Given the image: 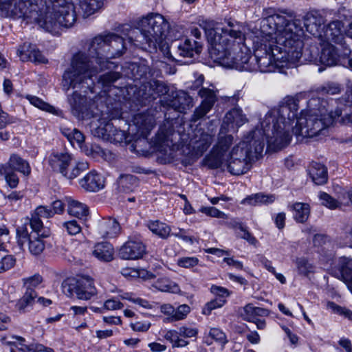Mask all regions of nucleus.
Wrapping results in <instances>:
<instances>
[{
  "label": "nucleus",
  "mask_w": 352,
  "mask_h": 352,
  "mask_svg": "<svg viewBox=\"0 0 352 352\" xmlns=\"http://www.w3.org/2000/svg\"><path fill=\"white\" fill-rule=\"evenodd\" d=\"M298 100L286 97L282 103L270 110L259 124L244 139L231 148L233 137L219 135L210 154L205 158V164L210 168L227 170L234 175L246 173L252 162L263 153L265 142L274 150L287 146L292 134L298 138H313L322 133L331 125L342 112L329 109L327 101L311 98L305 109L299 116Z\"/></svg>",
  "instance_id": "nucleus-1"
},
{
  "label": "nucleus",
  "mask_w": 352,
  "mask_h": 352,
  "mask_svg": "<svg viewBox=\"0 0 352 352\" xmlns=\"http://www.w3.org/2000/svg\"><path fill=\"white\" fill-rule=\"evenodd\" d=\"M204 30L211 59L226 68L274 72L294 65L302 54V30L278 14L261 20L260 29L253 38V58L239 27L229 23L222 28L208 23Z\"/></svg>",
  "instance_id": "nucleus-2"
},
{
  "label": "nucleus",
  "mask_w": 352,
  "mask_h": 352,
  "mask_svg": "<svg viewBox=\"0 0 352 352\" xmlns=\"http://www.w3.org/2000/svg\"><path fill=\"white\" fill-rule=\"evenodd\" d=\"M108 34H99L90 42L87 52H79L72 58L69 67L63 75L62 86L65 91L71 88L82 89L102 69L107 59Z\"/></svg>",
  "instance_id": "nucleus-3"
},
{
  "label": "nucleus",
  "mask_w": 352,
  "mask_h": 352,
  "mask_svg": "<svg viewBox=\"0 0 352 352\" xmlns=\"http://www.w3.org/2000/svg\"><path fill=\"white\" fill-rule=\"evenodd\" d=\"M138 25V29L131 30L129 40L135 45L145 50L162 47L166 41H173L179 36L170 30L168 21L158 13L147 14L142 18Z\"/></svg>",
  "instance_id": "nucleus-4"
},
{
  "label": "nucleus",
  "mask_w": 352,
  "mask_h": 352,
  "mask_svg": "<svg viewBox=\"0 0 352 352\" xmlns=\"http://www.w3.org/2000/svg\"><path fill=\"white\" fill-rule=\"evenodd\" d=\"M74 6L66 0H47L45 8L36 19L41 28L52 34H58L63 27L69 28L76 21Z\"/></svg>",
  "instance_id": "nucleus-5"
},
{
  "label": "nucleus",
  "mask_w": 352,
  "mask_h": 352,
  "mask_svg": "<svg viewBox=\"0 0 352 352\" xmlns=\"http://www.w3.org/2000/svg\"><path fill=\"white\" fill-rule=\"evenodd\" d=\"M351 23L352 22L347 30L344 29L343 23L340 21H333L327 26H322L320 19L311 15L305 19L304 25L306 30L318 38L320 42L334 43L343 46L345 44V35L352 39V36L348 35Z\"/></svg>",
  "instance_id": "nucleus-6"
},
{
  "label": "nucleus",
  "mask_w": 352,
  "mask_h": 352,
  "mask_svg": "<svg viewBox=\"0 0 352 352\" xmlns=\"http://www.w3.org/2000/svg\"><path fill=\"white\" fill-rule=\"evenodd\" d=\"M63 289L67 296L83 300H90L98 294L94 280L89 276L68 279L63 284Z\"/></svg>",
  "instance_id": "nucleus-7"
},
{
  "label": "nucleus",
  "mask_w": 352,
  "mask_h": 352,
  "mask_svg": "<svg viewBox=\"0 0 352 352\" xmlns=\"http://www.w3.org/2000/svg\"><path fill=\"white\" fill-rule=\"evenodd\" d=\"M0 342L3 345L9 347L10 352H53L52 349L41 344H28L25 339L19 336H3Z\"/></svg>",
  "instance_id": "nucleus-8"
},
{
  "label": "nucleus",
  "mask_w": 352,
  "mask_h": 352,
  "mask_svg": "<svg viewBox=\"0 0 352 352\" xmlns=\"http://www.w3.org/2000/svg\"><path fill=\"white\" fill-rule=\"evenodd\" d=\"M321 54L320 56V60L322 64L327 66H334L338 64L345 65V57L351 54V50L344 48V52L342 56L338 54L336 47L331 43H322Z\"/></svg>",
  "instance_id": "nucleus-9"
},
{
  "label": "nucleus",
  "mask_w": 352,
  "mask_h": 352,
  "mask_svg": "<svg viewBox=\"0 0 352 352\" xmlns=\"http://www.w3.org/2000/svg\"><path fill=\"white\" fill-rule=\"evenodd\" d=\"M96 134L101 138L114 143H121L127 141V134L124 131L116 129L110 122L100 125L96 129Z\"/></svg>",
  "instance_id": "nucleus-10"
},
{
  "label": "nucleus",
  "mask_w": 352,
  "mask_h": 352,
  "mask_svg": "<svg viewBox=\"0 0 352 352\" xmlns=\"http://www.w3.org/2000/svg\"><path fill=\"white\" fill-rule=\"evenodd\" d=\"M146 248L140 240H128L120 249L119 256L125 260H135L141 258Z\"/></svg>",
  "instance_id": "nucleus-11"
},
{
  "label": "nucleus",
  "mask_w": 352,
  "mask_h": 352,
  "mask_svg": "<svg viewBox=\"0 0 352 352\" xmlns=\"http://www.w3.org/2000/svg\"><path fill=\"white\" fill-rule=\"evenodd\" d=\"M199 96L203 99L201 104L194 112V120L199 119L206 116L212 109L216 101V95L213 90L201 88L199 91Z\"/></svg>",
  "instance_id": "nucleus-12"
},
{
  "label": "nucleus",
  "mask_w": 352,
  "mask_h": 352,
  "mask_svg": "<svg viewBox=\"0 0 352 352\" xmlns=\"http://www.w3.org/2000/svg\"><path fill=\"white\" fill-rule=\"evenodd\" d=\"M79 184L86 191L98 192L104 188L105 179L102 175L92 170L79 180Z\"/></svg>",
  "instance_id": "nucleus-13"
},
{
  "label": "nucleus",
  "mask_w": 352,
  "mask_h": 352,
  "mask_svg": "<svg viewBox=\"0 0 352 352\" xmlns=\"http://www.w3.org/2000/svg\"><path fill=\"white\" fill-rule=\"evenodd\" d=\"M133 122L137 133L142 137H146L155 124V117L148 112L136 114Z\"/></svg>",
  "instance_id": "nucleus-14"
},
{
  "label": "nucleus",
  "mask_w": 352,
  "mask_h": 352,
  "mask_svg": "<svg viewBox=\"0 0 352 352\" xmlns=\"http://www.w3.org/2000/svg\"><path fill=\"white\" fill-rule=\"evenodd\" d=\"M17 55L22 61H32L36 63H46L47 60L35 46L25 43L17 50Z\"/></svg>",
  "instance_id": "nucleus-15"
},
{
  "label": "nucleus",
  "mask_w": 352,
  "mask_h": 352,
  "mask_svg": "<svg viewBox=\"0 0 352 352\" xmlns=\"http://www.w3.org/2000/svg\"><path fill=\"white\" fill-rule=\"evenodd\" d=\"M247 121L245 116L239 107H235L228 112L224 118L222 128L227 126L228 131H234Z\"/></svg>",
  "instance_id": "nucleus-16"
},
{
  "label": "nucleus",
  "mask_w": 352,
  "mask_h": 352,
  "mask_svg": "<svg viewBox=\"0 0 352 352\" xmlns=\"http://www.w3.org/2000/svg\"><path fill=\"white\" fill-rule=\"evenodd\" d=\"M49 164L52 168L61 175L67 167L71 165L73 162V157L67 152H54L49 157Z\"/></svg>",
  "instance_id": "nucleus-17"
},
{
  "label": "nucleus",
  "mask_w": 352,
  "mask_h": 352,
  "mask_svg": "<svg viewBox=\"0 0 352 352\" xmlns=\"http://www.w3.org/2000/svg\"><path fill=\"white\" fill-rule=\"evenodd\" d=\"M107 44V58L120 56L126 49L123 38L113 33H108Z\"/></svg>",
  "instance_id": "nucleus-18"
},
{
  "label": "nucleus",
  "mask_w": 352,
  "mask_h": 352,
  "mask_svg": "<svg viewBox=\"0 0 352 352\" xmlns=\"http://www.w3.org/2000/svg\"><path fill=\"white\" fill-rule=\"evenodd\" d=\"M98 230L102 237L113 238L119 234L120 226L115 219L109 218L100 221Z\"/></svg>",
  "instance_id": "nucleus-19"
},
{
  "label": "nucleus",
  "mask_w": 352,
  "mask_h": 352,
  "mask_svg": "<svg viewBox=\"0 0 352 352\" xmlns=\"http://www.w3.org/2000/svg\"><path fill=\"white\" fill-rule=\"evenodd\" d=\"M173 135L172 130H165L160 128L155 138V144L160 152L167 154L171 151L173 145V140L170 136Z\"/></svg>",
  "instance_id": "nucleus-20"
},
{
  "label": "nucleus",
  "mask_w": 352,
  "mask_h": 352,
  "mask_svg": "<svg viewBox=\"0 0 352 352\" xmlns=\"http://www.w3.org/2000/svg\"><path fill=\"white\" fill-rule=\"evenodd\" d=\"M113 248L112 245L107 242L97 243L94 245L92 254L94 257L101 261L108 262L113 258Z\"/></svg>",
  "instance_id": "nucleus-21"
},
{
  "label": "nucleus",
  "mask_w": 352,
  "mask_h": 352,
  "mask_svg": "<svg viewBox=\"0 0 352 352\" xmlns=\"http://www.w3.org/2000/svg\"><path fill=\"white\" fill-rule=\"evenodd\" d=\"M152 287L161 292L171 293L177 294L181 292L179 285L168 277L159 278Z\"/></svg>",
  "instance_id": "nucleus-22"
},
{
  "label": "nucleus",
  "mask_w": 352,
  "mask_h": 352,
  "mask_svg": "<svg viewBox=\"0 0 352 352\" xmlns=\"http://www.w3.org/2000/svg\"><path fill=\"white\" fill-rule=\"evenodd\" d=\"M202 49V45L198 41L187 38L183 44L179 45L180 55L184 57H193L199 54Z\"/></svg>",
  "instance_id": "nucleus-23"
},
{
  "label": "nucleus",
  "mask_w": 352,
  "mask_h": 352,
  "mask_svg": "<svg viewBox=\"0 0 352 352\" xmlns=\"http://www.w3.org/2000/svg\"><path fill=\"white\" fill-rule=\"evenodd\" d=\"M309 174L317 185H322L327 181V168L320 163L313 162L309 167Z\"/></svg>",
  "instance_id": "nucleus-24"
},
{
  "label": "nucleus",
  "mask_w": 352,
  "mask_h": 352,
  "mask_svg": "<svg viewBox=\"0 0 352 352\" xmlns=\"http://www.w3.org/2000/svg\"><path fill=\"white\" fill-rule=\"evenodd\" d=\"M5 164L8 165L12 170L19 171L25 176H28L31 173L29 163L16 154H12Z\"/></svg>",
  "instance_id": "nucleus-25"
},
{
  "label": "nucleus",
  "mask_w": 352,
  "mask_h": 352,
  "mask_svg": "<svg viewBox=\"0 0 352 352\" xmlns=\"http://www.w3.org/2000/svg\"><path fill=\"white\" fill-rule=\"evenodd\" d=\"M239 314L242 319L248 322L254 321L257 316H263L267 314V311L263 308L254 307L250 303L241 308Z\"/></svg>",
  "instance_id": "nucleus-26"
},
{
  "label": "nucleus",
  "mask_w": 352,
  "mask_h": 352,
  "mask_svg": "<svg viewBox=\"0 0 352 352\" xmlns=\"http://www.w3.org/2000/svg\"><path fill=\"white\" fill-rule=\"evenodd\" d=\"M146 226L154 234L161 239H167L170 235V227L158 220L148 221L146 223Z\"/></svg>",
  "instance_id": "nucleus-27"
},
{
  "label": "nucleus",
  "mask_w": 352,
  "mask_h": 352,
  "mask_svg": "<svg viewBox=\"0 0 352 352\" xmlns=\"http://www.w3.org/2000/svg\"><path fill=\"white\" fill-rule=\"evenodd\" d=\"M89 168V164L85 161L72 162L69 167H67L62 175L68 179L77 177L82 171Z\"/></svg>",
  "instance_id": "nucleus-28"
},
{
  "label": "nucleus",
  "mask_w": 352,
  "mask_h": 352,
  "mask_svg": "<svg viewBox=\"0 0 352 352\" xmlns=\"http://www.w3.org/2000/svg\"><path fill=\"white\" fill-rule=\"evenodd\" d=\"M67 201L69 214L77 218H82L87 215L88 208L85 204L71 198H68Z\"/></svg>",
  "instance_id": "nucleus-29"
},
{
  "label": "nucleus",
  "mask_w": 352,
  "mask_h": 352,
  "mask_svg": "<svg viewBox=\"0 0 352 352\" xmlns=\"http://www.w3.org/2000/svg\"><path fill=\"white\" fill-rule=\"evenodd\" d=\"M62 133L69 141L73 146L82 149L85 141L84 135L76 129L63 128Z\"/></svg>",
  "instance_id": "nucleus-30"
},
{
  "label": "nucleus",
  "mask_w": 352,
  "mask_h": 352,
  "mask_svg": "<svg viewBox=\"0 0 352 352\" xmlns=\"http://www.w3.org/2000/svg\"><path fill=\"white\" fill-rule=\"evenodd\" d=\"M195 136L194 147L199 152L202 153L211 144L213 135L208 133H204L201 129H199L197 131Z\"/></svg>",
  "instance_id": "nucleus-31"
},
{
  "label": "nucleus",
  "mask_w": 352,
  "mask_h": 352,
  "mask_svg": "<svg viewBox=\"0 0 352 352\" xmlns=\"http://www.w3.org/2000/svg\"><path fill=\"white\" fill-rule=\"evenodd\" d=\"M170 105L177 111L184 112L192 107V98L185 92H180L177 95V97L171 101Z\"/></svg>",
  "instance_id": "nucleus-32"
},
{
  "label": "nucleus",
  "mask_w": 352,
  "mask_h": 352,
  "mask_svg": "<svg viewBox=\"0 0 352 352\" xmlns=\"http://www.w3.org/2000/svg\"><path fill=\"white\" fill-rule=\"evenodd\" d=\"M294 218L298 223L305 222L310 214L309 205L305 203L296 202L292 206Z\"/></svg>",
  "instance_id": "nucleus-33"
},
{
  "label": "nucleus",
  "mask_w": 352,
  "mask_h": 352,
  "mask_svg": "<svg viewBox=\"0 0 352 352\" xmlns=\"http://www.w3.org/2000/svg\"><path fill=\"white\" fill-rule=\"evenodd\" d=\"M275 200L274 195H264V194H255L244 199L241 204L248 205H258V204H268L274 202Z\"/></svg>",
  "instance_id": "nucleus-34"
},
{
  "label": "nucleus",
  "mask_w": 352,
  "mask_h": 352,
  "mask_svg": "<svg viewBox=\"0 0 352 352\" xmlns=\"http://www.w3.org/2000/svg\"><path fill=\"white\" fill-rule=\"evenodd\" d=\"M0 175L3 176L7 184L12 188H16L19 182L17 175L8 165H0Z\"/></svg>",
  "instance_id": "nucleus-35"
},
{
  "label": "nucleus",
  "mask_w": 352,
  "mask_h": 352,
  "mask_svg": "<svg viewBox=\"0 0 352 352\" xmlns=\"http://www.w3.org/2000/svg\"><path fill=\"white\" fill-rule=\"evenodd\" d=\"M1 9L6 16L21 17L25 14L24 3L23 2H19L18 5L12 2L8 5L3 4L1 6Z\"/></svg>",
  "instance_id": "nucleus-36"
},
{
  "label": "nucleus",
  "mask_w": 352,
  "mask_h": 352,
  "mask_svg": "<svg viewBox=\"0 0 352 352\" xmlns=\"http://www.w3.org/2000/svg\"><path fill=\"white\" fill-rule=\"evenodd\" d=\"M44 237L36 234H30L29 236L28 249L33 255L40 254L45 249Z\"/></svg>",
  "instance_id": "nucleus-37"
},
{
  "label": "nucleus",
  "mask_w": 352,
  "mask_h": 352,
  "mask_svg": "<svg viewBox=\"0 0 352 352\" xmlns=\"http://www.w3.org/2000/svg\"><path fill=\"white\" fill-rule=\"evenodd\" d=\"M341 277L343 282L348 286L352 285V258L343 257L341 259Z\"/></svg>",
  "instance_id": "nucleus-38"
},
{
  "label": "nucleus",
  "mask_w": 352,
  "mask_h": 352,
  "mask_svg": "<svg viewBox=\"0 0 352 352\" xmlns=\"http://www.w3.org/2000/svg\"><path fill=\"white\" fill-rule=\"evenodd\" d=\"M68 102L73 111L79 113L82 111V107L86 104L87 98L85 96H82L78 93L77 91L68 97Z\"/></svg>",
  "instance_id": "nucleus-39"
},
{
  "label": "nucleus",
  "mask_w": 352,
  "mask_h": 352,
  "mask_svg": "<svg viewBox=\"0 0 352 352\" xmlns=\"http://www.w3.org/2000/svg\"><path fill=\"white\" fill-rule=\"evenodd\" d=\"M102 2L100 0H85L80 7L86 16H89L99 10L102 7Z\"/></svg>",
  "instance_id": "nucleus-40"
},
{
  "label": "nucleus",
  "mask_w": 352,
  "mask_h": 352,
  "mask_svg": "<svg viewBox=\"0 0 352 352\" xmlns=\"http://www.w3.org/2000/svg\"><path fill=\"white\" fill-rule=\"evenodd\" d=\"M30 223L33 230V232L30 234H36L42 237H47L50 234L49 230L44 228L42 221L41 219L37 218V217H35L32 215Z\"/></svg>",
  "instance_id": "nucleus-41"
},
{
  "label": "nucleus",
  "mask_w": 352,
  "mask_h": 352,
  "mask_svg": "<svg viewBox=\"0 0 352 352\" xmlns=\"http://www.w3.org/2000/svg\"><path fill=\"white\" fill-rule=\"evenodd\" d=\"M296 265L300 274L308 276L314 273L315 267L305 258H298L296 260Z\"/></svg>",
  "instance_id": "nucleus-42"
},
{
  "label": "nucleus",
  "mask_w": 352,
  "mask_h": 352,
  "mask_svg": "<svg viewBox=\"0 0 352 352\" xmlns=\"http://www.w3.org/2000/svg\"><path fill=\"white\" fill-rule=\"evenodd\" d=\"M26 98L29 100V102L34 107L53 114L57 113L56 109L53 106L44 102L39 98L30 95L27 96Z\"/></svg>",
  "instance_id": "nucleus-43"
},
{
  "label": "nucleus",
  "mask_w": 352,
  "mask_h": 352,
  "mask_svg": "<svg viewBox=\"0 0 352 352\" xmlns=\"http://www.w3.org/2000/svg\"><path fill=\"white\" fill-rule=\"evenodd\" d=\"M341 91V86L340 84L333 82H328L324 85L318 87L316 91L320 95L338 94Z\"/></svg>",
  "instance_id": "nucleus-44"
},
{
  "label": "nucleus",
  "mask_w": 352,
  "mask_h": 352,
  "mask_svg": "<svg viewBox=\"0 0 352 352\" xmlns=\"http://www.w3.org/2000/svg\"><path fill=\"white\" fill-rule=\"evenodd\" d=\"M37 297L36 292L34 290L25 291L23 296L17 303V307L20 311H24L28 306L31 305Z\"/></svg>",
  "instance_id": "nucleus-45"
},
{
  "label": "nucleus",
  "mask_w": 352,
  "mask_h": 352,
  "mask_svg": "<svg viewBox=\"0 0 352 352\" xmlns=\"http://www.w3.org/2000/svg\"><path fill=\"white\" fill-rule=\"evenodd\" d=\"M321 204L331 210L339 208L337 199H334L329 194L324 192H320L318 195Z\"/></svg>",
  "instance_id": "nucleus-46"
},
{
  "label": "nucleus",
  "mask_w": 352,
  "mask_h": 352,
  "mask_svg": "<svg viewBox=\"0 0 352 352\" xmlns=\"http://www.w3.org/2000/svg\"><path fill=\"white\" fill-rule=\"evenodd\" d=\"M120 297L121 299H124L131 301L142 308L147 309H151L153 308L152 305L148 301L140 298H136L131 293H125L122 295H120Z\"/></svg>",
  "instance_id": "nucleus-47"
},
{
  "label": "nucleus",
  "mask_w": 352,
  "mask_h": 352,
  "mask_svg": "<svg viewBox=\"0 0 352 352\" xmlns=\"http://www.w3.org/2000/svg\"><path fill=\"white\" fill-rule=\"evenodd\" d=\"M337 201L339 208L349 206L350 204H352V188L342 190L338 195Z\"/></svg>",
  "instance_id": "nucleus-48"
},
{
  "label": "nucleus",
  "mask_w": 352,
  "mask_h": 352,
  "mask_svg": "<svg viewBox=\"0 0 352 352\" xmlns=\"http://www.w3.org/2000/svg\"><path fill=\"white\" fill-rule=\"evenodd\" d=\"M43 281L41 276L39 274H34L32 276L24 278L23 279V285L27 291L34 290Z\"/></svg>",
  "instance_id": "nucleus-49"
},
{
  "label": "nucleus",
  "mask_w": 352,
  "mask_h": 352,
  "mask_svg": "<svg viewBox=\"0 0 352 352\" xmlns=\"http://www.w3.org/2000/svg\"><path fill=\"white\" fill-rule=\"evenodd\" d=\"M226 302V299L215 298L205 305L202 309V314L204 315H210L212 310L221 307Z\"/></svg>",
  "instance_id": "nucleus-50"
},
{
  "label": "nucleus",
  "mask_w": 352,
  "mask_h": 352,
  "mask_svg": "<svg viewBox=\"0 0 352 352\" xmlns=\"http://www.w3.org/2000/svg\"><path fill=\"white\" fill-rule=\"evenodd\" d=\"M190 312V307L186 304L181 305L175 309L173 321H178L184 319Z\"/></svg>",
  "instance_id": "nucleus-51"
},
{
  "label": "nucleus",
  "mask_w": 352,
  "mask_h": 352,
  "mask_svg": "<svg viewBox=\"0 0 352 352\" xmlns=\"http://www.w3.org/2000/svg\"><path fill=\"white\" fill-rule=\"evenodd\" d=\"M16 259L12 255L8 254L0 258V273L3 272L13 267Z\"/></svg>",
  "instance_id": "nucleus-52"
},
{
  "label": "nucleus",
  "mask_w": 352,
  "mask_h": 352,
  "mask_svg": "<svg viewBox=\"0 0 352 352\" xmlns=\"http://www.w3.org/2000/svg\"><path fill=\"white\" fill-rule=\"evenodd\" d=\"M177 263L179 267L190 268L199 263V259L195 256L182 257L177 260Z\"/></svg>",
  "instance_id": "nucleus-53"
},
{
  "label": "nucleus",
  "mask_w": 352,
  "mask_h": 352,
  "mask_svg": "<svg viewBox=\"0 0 352 352\" xmlns=\"http://www.w3.org/2000/svg\"><path fill=\"white\" fill-rule=\"evenodd\" d=\"M32 215L39 219L50 218L52 217V209L49 207L39 206L34 210Z\"/></svg>",
  "instance_id": "nucleus-54"
},
{
  "label": "nucleus",
  "mask_w": 352,
  "mask_h": 352,
  "mask_svg": "<svg viewBox=\"0 0 352 352\" xmlns=\"http://www.w3.org/2000/svg\"><path fill=\"white\" fill-rule=\"evenodd\" d=\"M209 336L221 344H225L227 342L226 334L219 329L212 328Z\"/></svg>",
  "instance_id": "nucleus-55"
},
{
  "label": "nucleus",
  "mask_w": 352,
  "mask_h": 352,
  "mask_svg": "<svg viewBox=\"0 0 352 352\" xmlns=\"http://www.w3.org/2000/svg\"><path fill=\"white\" fill-rule=\"evenodd\" d=\"M200 211L210 217L226 219L227 215L223 212L219 210L214 207H203Z\"/></svg>",
  "instance_id": "nucleus-56"
},
{
  "label": "nucleus",
  "mask_w": 352,
  "mask_h": 352,
  "mask_svg": "<svg viewBox=\"0 0 352 352\" xmlns=\"http://www.w3.org/2000/svg\"><path fill=\"white\" fill-rule=\"evenodd\" d=\"M30 234L28 233V230L26 226H19L16 229V237L18 243L20 245H23L28 239Z\"/></svg>",
  "instance_id": "nucleus-57"
},
{
  "label": "nucleus",
  "mask_w": 352,
  "mask_h": 352,
  "mask_svg": "<svg viewBox=\"0 0 352 352\" xmlns=\"http://www.w3.org/2000/svg\"><path fill=\"white\" fill-rule=\"evenodd\" d=\"M63 227L65 228L68 234L75 235L81 231V227L78 223L75 221H69L63 223Z\"/></svg>",
  "instance_id": "nucleus-58"
},
{
  "label": "nucleus",
  "mask_w": 352,
  "mask_h": 352,
  "mask_svg": "<svg viewBox=\"0 0 352 352\" xmlns=\"http://www.w3.org/2000/svg\"><path fill=\"white\" fill-rule=\"evenodd\" d=\"M104 306L105 311H114L121 309L124 305L118 299L112 298L105 300Z\"/></svg>",
  "instance_id": "nucleus-59"
},
{
  "label": "nucleus",
  "mask_w": 352,
  "mask_h": 352,
  "mask_svg": "<svg viewBox=\"0 0 352 352\" xmlns=\"http://www.w3.org/2000/svg\"><path fill=\"white\" fill-rule=\"evenodd\" d=\"M120 78V74L116 72H108L101 76L100 82L104 85H109Z\"/></svg>",
  "instance_id": "nucleus-60"
},
{
  "label": "nucleus",
  "mask_w": 352,
  "mask_h": 352,
  "mask_svg": "<svg viewBox=\"0 0 352 352\" xmlns=\"http://www.w3.org/2000/svg\"><path fill=\"white\" fill-rule=\"evenodd\" d=\"M210 290L212 293L219 297L218 298L225 299L230 296V292L222 287L212 285Z\"/></svg>",
  "instance_id": "nucleus-61"
},
{
  "label": "nucleus",
  "mask_w": 352,
  "mask_h": 352,
  "mask_svg": "<svg viewBox=\"0 0 352 352\" xmlns=\"http://www.w3.org/2000/svg\"><path fill=\"white\" fill-rule=\"evenodd\" d=\"M198 331L195 328L182 327L179 329V334L184 338H195L197 336Z\"/></svg>",
  "instance_id": "nucleus-62"
},
{
  "label": "nucleus",
  "mask_w": 352,
  "mask_h": 352,
  "mask_svg": "<svg viewBox=\"0 0 352 352\" xmlns=\"http://www.w3.org/2000/svg\"><path fill=\"white\" fill-rule=\"evenodd\" d=\"M177 230L172 232L171 235L182 239L184 241L193 243L192 238L187 235V231L182 228H177Z\"/></svg>",
  "instance_id": "nucleus-63"
},
{
  "label": "nucleus",
  "mask_w": 352,
  "mask_h": 352,
  "mask_svg": "<svg viewBox=\"0 0 352 352\" xmlns=\"http://www.w3.org/2000/svg\"><path fill=\"white\" fill-rule=\"evenodd\" d=\"M137 273L138 275L136 278H141L144 280H148L155 278V276L153 273L145 269H138Z\"/></svg>",
  "instance_id": "nucleus-64"
}]
</instances>
